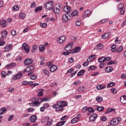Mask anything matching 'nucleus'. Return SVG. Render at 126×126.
I'll list each match as a JSON object with an SVG mask.
<instances>
[{"instance_id": "obj_50", "label": "nucleus", "mask_w": 126, "mask_h": 126, "mask_svg": "<svg viewBox=\"0 0 126 126\" xmlns=\"http://www.w3.org/2000/svg\"><path fill=\"white\" fill-rule=\"evenodd\" d=\"M88 111L89 113H94L95 112V110L92 107L88 108Z\"/></svg>"}, {"instance_id": "obj_31", "label": "nucleus", "mask_w": 126, "mask_h": 126, "mask_svg": "<svg viewBox=\"0 0 126 126\" xmlns=\"http://www.w3.org/2000/svg\"><path fill=\"white\" fill-rule=\"evenodd\" d=\"M26 17V14L24 12H21L19 14V18L21 19H24Z\"/></svg>"}, {"instance_id": "obj_5", "label": "nucleus", "mask_w": 126, "mask_h": 126, "mask_svg": "<svg viewBox=\"0 0 126 126\" xmlns=\"http://www.w3.org/2000/svg\"><path fill=\"white\" fill-rule=\"evenodd\" d=\"M53 5H54L53 1L46 2L44 4L46 9H48V10L53 9Z\"/></svg>"}, {"instance_id": "obj_33", "label": "nucleus", "mask_w": 126, "mask_h": 126, "mask_svg": "<svg viewBox=\"0 0 126 126\" xmlns=\"http://www.w3.org/2000/svg\"><path fill=\"white\" fill-rule=\"evenodd\" d=\"M106 88V86H103L102 85H98L96 87V89L97 90H102L103 89H105Z\"/></svg>"}, {"instance_id": "obj_11", "label": "nucleus", "mask_w": 126, "mask_h": 126, "mask_svg": "<svg viewBox=\"0 0 126 126\" xmlns=\"http://www.w3.org/2000/svg\"><path fill=\"white\" fill-rule=\"evenodd\" d=\"M57 106H61L63 108V107H66L67 106V102L65 101H59L57 103Z\"/></svg>"}, {"instance_id": "obj_19", "label": "nucleus", "mask_w": 126, "mask_h": 126, "mask_svg": "<svg viewBox=\"0 0 126 126\" xmlns=\"http://www.w3.org/2000/svg\"><path fill=\"white\" fill-rule=\"evenodd\" d=\"M11 48H12V45L8 44L4 47V52H9L11 50Z\"/></svg>"}, {"instance_id": "obj_45", "label": "nucleus", "mask_w": 126, "mask_h": 126, "mask_svg": "<svg viewBox=\"0 0 126 126\" xmlns=\"http://www.w3.org/2000/svg\"><path fill=\"white\" fill-rule=\"evenodd\" d=\"M111 112H114L116 113V109L114 108H108L107 111V113H111Z\"/></svg>"}, {"instance_id": "obj_56", "label": "nucleus", "mask_w": 126, "mask_h": 126, "mask_svg": "<svg viewBox=\"0 0 126 126\" xmlns=\"http://www.w3.org/2000/svg\"><path fill=\"white\" fill-rule=\"evenodd\" d=\"M80 83V81H75L73 83V85L74 86H76V85H78Z\"/></svg>"}, {"instance_id": "obj_61", "label": "nucleus", "mask_w": 126, "mask_h": 126, "mask_svg": "<svg viewBox=\"0 0 126 126\" xmlns=\"http://www.w3.org/2000/svg\"><path fill=\"white\" fill-rule=\"evenodd\" d=\"M101 120L102 122H106V121H107V117L103 116L101 118Z\"/></svg>"}, {"instance_id": "obj_47", "label": "nucleus", "mask_w": 126, "mask_h": 126, "mask_svg": "<svg viewBox=\"0 0 126 126\" xmlns=\"http://www.w3.org/2000/svg\"><path fill=\"white\" fill-rule=\"evenodd\" d=\"M43 92H44V89L40 90L39 93L38 94V96H43V95H44V94L43 93Z\"/></svg>"}, {"instance_id": "obj_63", "label": "nucleus", "mask_w": 126, "mask_h": 126, "mask_svg": "<svg viewBox=\"0 0 126 126\" xmlns=\"http://www.w3.org/2000/svg\"><path fill=\"white\" fill-rule=\"evenodd\" d=\"M11 34L12 35V36H15V35H16V31L13 30L11 31Z\"/></svg>"}, {"instance_id": "obj_36", "label": "nucleus", "mask_w": 126, "mask_h": 126, "mask_svg": "<svg viewBox=\"0 0 126 126\" xmlns=\"http://www.w3.org/2000/svg\"><path fill=\"white\" fill-rule=\"evenodd\" d=\"M96 101L98 103H101L103 101V97L102 96H97L95 98Z\"/></svg>"}, {"instance_id": "obj_24", "label": "nucleus", "mask_w": 126, "mask_h": 126, "mask_svg": "<svg viewBox=\"0 0 126 126\" xmlns=\"http://www.w3.org/2000/svg\"><path fill=\"white\" fill-rule=\"evenodd\" d=\"M96 55H91L89 57V58H88L87 60L88 62H91L93 61V60H95V59H96Z\"/></svg>"}, {"instance_id": "obj_64", "label": "nucleus", "mask_w": 126, "mask_h": 126, "mask_svg": "<svg viewBox=\"0 0 126 126\" xmlns=\"http://www.w3.org/2000/svg\"><path fill=\"white\" fill-rule=\"evenodd\" d=\"M32 8H34V7H36V2H33L31 4V6Z\"/></svg>"}, {"instance_id": "obj_54", "label": "nucleus", "mask_w": 126, "mask_h": 126, "mask_svg": "<svg viewBox=\"0 0 126 126\" xmlns=\"http://www.w3.org/2000/svg\"><path fill=\"white\" fill-rule=\"evenodd\" d=\"M43 72L45 74H46V75H48V76L50 75L49 71L47 70L46 69H43Z\"/></svg>"}, {"instance_id": "obj_52", "label": "nucleus", "mask_w": 126, "mask_h": 126, "mask_svg": "<svg viewBox=\"0 0 126 126\" xmlns=\"http://www.w3.org/2000/svg\"><path fill=\"white\" fill-rule=\"evenodd\" d=\"M114 85H115V83L111 82L107 85V88H110V87H112V86H114Z\"/></svg>"}, {"instance_id": "obj_27", "label": "nucleus", "mask_w": 126, "mask_h": 126, "mask_svg": "<svg viewBox=\"0 0 126 126\" xmlns=\"http://www.w3.org/2000/svg\"><path fill=\"white\" fill-rule=\"evenodd\" d=\"M7 109L5 108V107H2L0 109V115H3V114H5L6 112Z\"/></svg>"}, {"instance_id": "obj_18", "label": "nucleus", "mask_w": 126, "mask_h": 126, "mask_svg": "<svg viewBox=\"0 0 126 126\" xmlns=\"http://www.w3.org/2000/svg\"><path fill=\"white\" fill-rule=\"evenodd\" d=\"M32 63L33 60L32 59H28L26 60L25 62H24V63L25 65H30V64H32Z\"/></svg>"}, {"instance_id": "obj_34", "label": "nucleus", "mask_w": 126, "mask_h": 126, "mask_svg": "<svg viewBox=\"0 0 126 126\" xmlns=\"http://www.w3.org/2000/svg\"><path fill=\"white\" fill-rule=\"evenodd\" d=\"M78 92H80V93H81L82 92H84V91H85V87L83 86L82 87H79L78 89Z\"/></svg>"}, {"instance_id": "obj_8", "label": "nucleus", "mask_w": 126, "mask_h": 126, "mask_svg": "<svg viewBox=\"0 0 126 126\" xmlns=\"http://www.w3.org/2000/svg\"><path fill=\"white\" fill-rule=\"evenodd\" d=\"M78 11H77V10H74L73 11H71V12L70 13V14L69 13V17H70V18H72V17H73V16L75 17V16H78Z\"/></svg>"}, {"instance_id": "obj_35", "label": "nucleus", "mask_w": 126, "mask_h": 126, "mask_svg": "<svg viewBox=\"0 0 126 126\" xmlns=\"http://www.w3.org/2000/svg\"><path fill=\"white\" fill-rule=\"evenodd\" d=\"M117 51V46L116 44H113L111 46V52H115Z\"/></svg>"}, {"instance_id": "obj_39", "label": "nucleus", "mask_w": 126, "mask_h": 126, "mask_svg": "<svg viewBox=\"0 0 126 126\" xmlns=\"http://www.w3.org/2000/svg\"><path fill=\"white\" fill-rule=\"evenodd\" d=\"M42 9L43 7H42V6H40L39 7H36L34 11L37 13V12H38V11H40V10H42Z\"/></svg>"}, {"instance_id": "obj_30", "label": "nucleus", "mask_w": 126, "mask_h": 126, "mask_svg": "<svg viewBox=\"0 0 126 126\" xmlns=\"http://www.w3.org/2000/svg\"><path fill=\"white\" fill-rule=\"evenodd\" d=\"M113 69V67L108 66L105 68V71L106 72H112Z\"/></svg>"}, {"instance_id": "obj_15", "label": "nucleus", "mask_w": 126, "mask_h": 126, "mask_svg": "<svg viewBox=\"0 0 126 126\" xmlns=\"http://www.w3.org/2000/svg\"><path fill=\"white\" fill-rule=\"evenodd\" d=\"M0 25L3 28L6 27L7 25V21H5V20H0Z\"/></svg>"}, {"instance_id": "obj_22", "label": "nucleus", "mask_w": 126, "mask_h": 126, "mask_svg": "<svg viewBox=\"0 0 126 126\" xmlns=\"http://www.w3.org/2000/svg\"><path fill=\"white\" fill-rule=\"evenodd\" d=\"M111 35V32L104 33L102 35V39H108Z\"/></svg>"}, {"instance_id": "obj_58", "label": "nucleus", "mask_w": 126, "mask_h": 126, "mask_svg": "<svg viewBox=\"0 0 126 126\" xmlns=\"http://www.w3.org/2000/svg\"><path fill=\"white\" fill-rule=\"evenodd\" d=\"M34 110V109L33 108H29L27 109V111L29 113H31L32 112H33Z\"/></svg>"}, {"instance_id": "obj_48", "label": "nucleus", "mask_w": 126, "mask_h": 126, "mask_svg": "<svg viewBox=\"0 0 126 126\" xmlns=\"http://www.w3.org/2000/svg\"><path fill=\"white\" fill-rule=\"evenodd\" d=\"M31 79H32V80H35V79H37V75L34 74L31 75Z\"/></svg>"}, {"instance_id": "obj_44", "label": "nucleus", "mask_w": 126, "mask_h": 126, "mask_svg": "<svg viewBox=\"0 0 126 126\" xmlns=\"http://www.w3.org/2000/svg\"><path fill=\"white\" fill-rule=\"evenodd\" d=\"M84 71H85V70H81V71H80L77 74L78 76H81L83 75Z\"/></svg>"}, {"instance_id": "obj_28", "label": "nucleus", "mask_w": 126, "mask_h": 126, "mask_svg": "<svg viewBox=\"0 0 126 126\" xmlns=\"http://www.w3.org/2000/svg\"><path fill=\"white\" fill-rule=\"evenodd\" d=\"M95 107L98 112H102V111H104V107L103 106H98L97 105H96Z\"/></svg>"}, {"instance_id": "obj_49", "label": "nucleus", "mask_w": 126, "mask_h": 126, "mask_svg": "<svg viewBox=\"0 0 126 126\" xmlns=\"http://www.w3.org/2000/svg\"><path fill=\"white\" fill-rule=\"evenodd\" d=\"M64 124H65V121H61L58 124H57L56 126H63V125H64Z\"/></svg>"}, {"instance_id": "obj_13", "label": "nucleus", "mask_w": 126, "mask_h": 126, "mask_svg": "<svg viewBox=\"0 0 126 126\" xmlns=\"http://www.w3.org/2000/svg\"><path fill=\"white\" fill-rule=\"evenodd\" d=\"M64 11L66 12V14H67V15L69 16L70 12H71V8L68 6H65L64 7Z\"/></svg>"}, {"instance_id": "obj_9", "label": "nucleus", "mask_w": 126, "mask_h": 126, "mask_svg": "<svg viewBox=\"0 0 126 126\" xmlns=\"http://www.w3.org/2000/svg\"><path fill=\"white\" fill-rule=\"evenodd\" d=\"M91 15V11L90 10H86L83 14L82 18L83 19L89 17Z\"/></svg>"}, {"instance_id": "obj_38", "label": "nucleus", "mask_w": 126, "mask_h": 126, "mask_svg": "<svg viewBox=\"0 0 126 126\" xmlns=\"http://www.w3.org/2000/svg\"><path fill=\"white\" fill-rule=\"evenodd\" d=\"M63 108L61 105H57L56 107V111L57 112H60V111H63Z\"/></svg>"}, {"instance_id": "obj_4", "label": "nucleus", "mask_w": 126, "mask_h": 126, "mask_svg": "<svg viewBox=\"0 0 126 126\" xmlns=\"http://www.w3.org/2000/svg\"><path fill=\"white\" fill-rule=\"evenodd\" d=\"M47 65L48 67L50 68V71H51V72H54V71H56V70L58 69V66H57V65H54V64L51 63V62L47 63Z\"/></svg>"}, {"instance_id": "obj_57", "label": "nucleus", "mask_w": 126, "mask_h": 126, "mask_svg": "<svg viewBox=\"0 0 126 126\" xmlns=\"http://www.w3.org/2000/svg\"><path fill=\"white\" fill-rule=\"evenodd\" d=\"M49 99H48L46 97L41 98V103H42V102H45L46 101H49Z\"/></svg>"}, {"instance_id": "obj_60", "label": "nucleus", "mask_w": 126, "mask_h": 126, "mask_svg": "<svg viewBox=\"0 0 126 126\" xmlns=\"http://www.w3.org/2000/svg\"><path fill=\"white\" fill-rule=\"evenodd\" d=\"M76 25L77 26H80L81 25V22L79 20H77V21L76 22Z\"/></svg>"}, {"instance_id": "obj_25", "label": "nucleus", "mask_w": 126, "mask_h": 126, "mask_svg": "<svg viewBox=\"0 0 126 126\" xmlns=\"http://www.w3.org/2000/svg\"><path fill=\"white\" fill-rule=\"evenodd\" d=\"M120 101L123 104H126V95H124L120 97Z\"/></svg>"}, {"instance_id": "obj_32", "label": "nucleus", "mask_w": 126, "mask_h": 126, "mask_svg": "<svg viewBox=\"0 0 126 126\" xmlns=\"http://www.w3.org/2000/svg\"><path fill=\"white\" fill-rule=\"evenodd\" d=\"M118 10H121V9H124V3H120L117 6Z\"/></svg>"}, {"instance_id": "obj_43", "label": "nucleus", "mask_w": 126, "mask_h": 126, "mask_svg": "<svg viewBox=\"0 0 126 126\" xmlns=\"http://www.w3.org/2000/svg\"><path fill=\"white\" fill-rule=\"evenodd\" d=\"M39 49V52H44L45 51V45H40Z\"/></svg>"}, {"instance_id": "obj_17", "label": "nucleus", "mask_w": 126, "mask_h": 126, "mask_svg": "<svg viewBox=\"0 0 126 126\" xmlns=\"http://www.w3.org/2000/svg\"><path fill=\"white\" fill-rule=\"evenodd\" d=\"M22 77H23V74L19 73L16 74L15 76H14L13 79H14V80H16L17 79H20V78H22Z\"/></svg>"}, {"instance_id": "obj_41", "label": "nucleus", "mask_w": 126, "mask_h": 126, "mask_svg": "<svg viewBox=\"0 0 126 126\" xmlns=\"http://www.w3.org/2000/svg\"><path fill=\"white\" fill-rule=\"evenodd\" d=\"M19 10V6L17 5H15L13 7L12 11H18Z\"/></svg>"}, {"instance_id": "obj_3", "label": "nucleus", "mask_w": 126, "mask_h": 126, "mask_svg": "<svg viewBox=\"0 0 126 126\" xmlns=\"http://www.w3.org/2000/svg\"><path fill=\"white\" fill-rule=\"evenodd\" d=\"M61 8H62V5H57L56 7L52 8V12H53L55 14H59L60 12H61Z\"/></svg>"}, {"instance_id": "obj_46", "label": "nucleus", "mask_w": 126, "mask_h": 126, "mask_svg": "<svg viewBox=\"0 0 126 126\" xmlns=\"http://www.w3.org/2000/svg\"><path fill=\"white\" fill-rule=\"evenodd\" d=\"M39 25L40 26V27H42V28H46V27H47V24L45 23H40L39 24Z\"/></svg>"}, {"instance_id": "obj_1", "label": "nucleus", "mask_w": 126, "mask_h": 126, "mask_svg": "<svg viewBox=\"0 0 126 126\" xmlns=\"http://www.w3.org/2000/svg\"><path fill=\"white\" fill-rule=\"evenodd\" d=\"M41 122L43 123V124H46V126H52V123H53V119H50V117L47 116L42 118Z\"/></svg>"}, {"instance_id": "obj_12", "label": "nucleus", "mask_w": 126, "mask_h": 126, "mask_svg": "<svg viewBox=\"0 0 126 126\" xmlns=\"http://www.w3.org/2000/svg\"><path fill=\"white\" fill-rule=\"evenodd\" d=\"M58 43L59 44H63L65 42V36L63 35L58 39Z\"/></svg>"}, {"instance_id": "obj_21", "label": "nucleus", "mask_w": 126, "mask_h": 126, "mask_svg": "<svg viewBox=\"0 0 126 126\" xmlns=\"http://www.w3.org/2000/svg\"><path fill=\"white\" fill-rule=\"evenodd\" d=\"M110 124L111 126H117L118 124V120L117 119H114L110 121Z\"/></svg>"}, {"instance_id": "obj_14", "label": "nucleus", "mask_w": 126, "mask_h": 126, "mask_svg": "<svg viewBox=\"0 0 126 126\" xmlns=\"http://www.w3.org/2000/svg\"><path fill=\"white\" fill-rule=\"evenodd\" d=\"M97 118H98V115L94 113L90 116L89 119L90 122H94V121H96V119H97Z\"/></svg>"}, {"instance_id": "obj_16", "label": "nucleus", "mask_w": 126, "mask_h": 126, "mask_svg": "<svg viewBox=\"0 0 126 126\" xmlns=\"http://www.w3.org/2000/svg\"><path fill=\"white\" fill-rule=\"evenodd\" d=\"M40 105H41L40 101H34L29 103V105L32 106V107H34V106L38 107L40 106Z\"/></svg>"}, {"instance_id": "obj_23", "label": "nucleus", "mask_w": 126, "mask_h": 126, "mask_svg": "<svg viewBox=\"0 0 126 126\" xmlns=\"http://www.w3.org/2000/svg\"><path fill=\"white\" fill-rule=\"evenodd\" d=\"M37 121V116L32 115L31 117V123H35Z\"/></svg>"}, {"instance_id": "obj_62", "label": "nucleus", "mask_w": 126, "mask_h": 126, "mask_svg": "<svg viewBox=\"0 0 126 126\" xmlns=\"http://www.w3.org/2000/svg\"><path fill=\"white\" fill-rule=\"evenodd\" d=\"M43 107L45 108V109H48V108L50 107V105L49 103H45L43 105Z\"/></svg>"}, {"instance_id": "obj_20", "label": "nucleus", "mask_w": 126, "mask_h": 126, "mask_svg": "<svg viewBox=\"0 0 126 126\" xmlns=\"http://www.w3.org/2000/svg\"><path fill=\"white\" fill-rule=\"evenodd\" d=\"M14 66H15V63H11L7 64L5 66V68H6V69H9V68H12L14 67Z\"/></svg>"}, {"instance_id": "obj_53", "label": "nucleus", "mask_w": 126, "mask_h": 126, "mask_svg": "<svg viewBox=\"0 0 126 126\" xmlns=\"http://www.w3.org/2000/svg\"><path fill=\"white\" fill-rule=\"evenodd\" d=\"M123 51H124V47H123V46H120L117 50L118 53H121V52H123Z\"/></svg>"}, {"instance_id": "obj_6", "label": "nucleus", "mask_w": 126, "mask_h": 126, "mask_svg": "<svg viewBox=\"0 0 126 126\" xmlns=\"http://www.w3.org/2000/svg\"><path fill=\"white\" fill-rule=\"evenodd\" d=\"M22 47L23 50H24L27 54H28V53H29L30 51V47L29 46L28 44H27L26 43H25L23 44Z\"/></svg>"}, {"instance_id": "obj_51", "label": "nucleus", "mask_w": 126, "mask_h": 126, "mask_svg": "<svg viewBox=\"0 0 126 126\" xmlns=\"http://www.w3.org/2000/svg\"><path fill=\"white\" fill-rule=\"evenodd\" d=\"M96 47H97V49H99V50H101V49H103L104 46L101 44H98L96 45Z\"/></svg>"}, {"instance_id": "obj_37", "label": "nucleus", "mask_w": 126, "mask_h": 126, "mask_svg": "<svg viewBox=\"0 0 126 126\" xmlns=\"http://www.w3.org/2000/svg\"><path fill=\"white\" fill-rule=\"evenodd\" d=\"M78 122H79V120H78V119L75 117L71 120V124H76Z\"/></svg>"}, {"instance_id": "obj_2", "label": "nucleus", "mask_w": 126, "mask_h": 126, "mask_svg": "<svg viewBox=\"0 0 126 126\" xmlns=\"http://www.w3.org/2000/svg\"><path fill=\"white\" fill-rule=\"evenodd\" d=\"M7 37V31H3L1 32V37L0 39V46H3L5 44V42L3 41V38Z\"/></svg>"}, {"instance_id": "obj_59", "label": "nucleus", "mask_w": 126, "mask_h": 126, "mask_svg": "<svg viewBox=\"0 0 126 126\" xmlns=\"http://www.w3.org/2000/svg\"><path fill=\"white\" fill-rule=\"evenodd\" d=\"M8 91V92H9V93H11V92H13V91H14V88L11 87L9 88Z\"/></svg>"}, {"instance_id": "obj_40", "label": "nucleus", "mask_w": 126, "mask_h": 126, "mask_svg": "<svg viewBox=\"0 0 126 126\" xmlns=\"http://www.w3.org/2000/svg\"><path fill=\"white\" fill-rule=\"evenodd\" d=\"M96 66H95L94 65H92L88 68V70L91 71V70H94V69H96Z\"/></svg>"}, {"instance_id": "obj_10", "label": "nucleus", "mask_w": 126, "mask_h": 126, "mask_svg": "<svg viewBox=\"0 0 126 126\" xmlns=\"http://www.w3.org/2000/svg\"><path fill=\"white\" fill-rule=\"evenodd\" d=\"M70 18H68V15L67 14H65L63 15L62 17V20L63 22H64V23H66V22H68V20H69Z\"/></svg>"}, {"instance_id": "obj_26", "label": "nucleus", "mask_w": 126, "mask_h": 126, "mask_svg": "<svg viewBox=\"0 0 126 126\" xmlns=\"http://www.w3.org/2000/svg\"><path fill=\"white\" fill-rule=\"evenodd\" d=\"M81 50V48H80V47H76L71 51V53L72 54H73L74 53H77L79 52V51H80Z\"/></svg>"}, {"instance_id": "obj_29", "label": "nucleus", "mask_w": 126, "mask_h": 126, "mask_svg": "<svg viewBox=\"0 0 126 126\" xmlns=\"http://www.w3.org/2000/svg\"><path fill=\"white\" fill-rule=\"evenodd\" d=\"M98 63H105L106 62V57H102L98 59Z\"/></svg>"}, {"instance_id": "obj_7", "label": "nucleus", "mask_w": 126, "mask_h": 126, "mask_svg": "<svg viewBox=\"0 0 126 126\" xmlns=\"http://www.w3.org/2000/svg\"><path fill=\"white\" fill-rule=\"evenodd\" d=\"M73 42H70L69 44L65 47V51L66 52H70L72 50Z\"/></svg>"}, {"instance_id": "obj_55", "label": "nucleus", "mask_w": 126, "mask_h": 126, "mask_svg": "<svg viewBox=\"0 0 126 126\" xmlns=\"http://www.w3.org/2000/svg\"><path fill=\"white\" fill-rule=\"evenodd\" d=\"M1 77H2L3 78H4V77L6 76V73H5V71H2L1 73Z\"/></svg>"}, {"instance_id": "obj_42", "label": "nucleus", "mask_w": 126, "mask_h": 126, "mask_svg": "<svg viewBox=\"0 0 126 126\" xmlns=\"http://www.w3.org/2000/svg\"><path fill=\"white\" fill-rule=\"evenodd\" d=\"M111 90L113 94H117V93H118V90L115 88H111Z\"/></svg>"}]
</instances>
